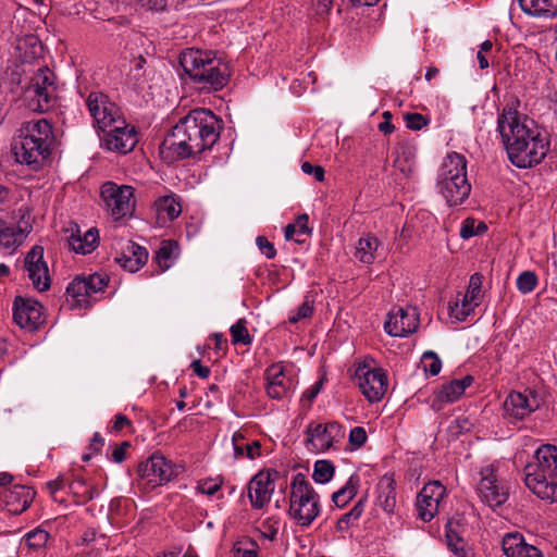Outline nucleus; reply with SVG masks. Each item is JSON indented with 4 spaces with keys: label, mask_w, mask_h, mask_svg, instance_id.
<instances>
[{
    "label": "nucleus",
    "mask_w": 557,
    "mask_h": 557,
    "mask_svg": "<svg viewBox=\"0 0 557 557\" xmlns=\"http://www.w3.org/2000/svg\"><path fill=\"white\" fill-rule=\"evenodd\" d=\"M222 121L210 110L197 108L182 117L164 138L160 154L175 162L209 150L220 137Z\"/></svg>",
    "instance_id": "obj_2"
},
{
    "label": "nucleus",
    "mask_w": 557,
    "mask_h": 557,
    "mask_svg": "<svg viewBox=\"0 0 557 557\" xmlns=\"http://www.w3.org/2000/svg\"><path fill=\"white\" fill-rule=\"evenodd\" d=\"M314 312V300L309 296L305 297L304 302L299 306L296 311H292L288 317V322L296 324L300 320L309 319Z\"/></svg>",
    "instance_id": "obj_44"
},
{
    "label": "nucleus",
    "mask_w": 557,
    "mask_h": 557,
    "mask_svg": "<svg viewBox=\"0 0 557 557\" xmlns=\"http://www.w3.org/2000/svg\"><path fill=\"white\" fill-rule=\"evenodd\" d=\"M438 193L448 206L461 205L470 195L471 184L467 178V160L458 152L445 158L437 176Z\"/></svg>",
    "instance_id": "obj_6"
},
{
    "label": "nucleus",
    "mask_w": 557,
    "mask_h": 557,
    "mask_svg": "<svg viewBox=\"0 0 557 557\" xmlns=\"http://www.w3.org/2000/svg\"><path fill=\"white\" fill-rule=\"evenodd\" d=\"M354 380L370 403L380 401L387 391L388 382L385 371L367 362L356 366Z\"/></svg>",
    "instance_id": "obj_10"
},
{
    "label": "nucleus",
    "mask_w": 557,
    "mask_h": 557,
    "mask_svg": "<svg viewBox=\"0 0 557 557\" xmlns=\"http://www.w3.org/2000/svg\"><path fill=\"white\" fill-rule=\"evenodd\" d=\"M50 539V534L40 528H37L24 536L25 545L34 550L42 549Z\"/></svg>",
    "instance_id": "obj_42"
},
{
    "label": "nucleus",
    "mask_w": 557,
    "mask_h": 557,
    "mask_svg": "<svg viewBox=\"0 0 557 557\" xmlns=\"http://www.w3.org/2000/svg\"><path fill=\"white\" fill-rule=\"evenodd\" d=\"M221 487V482L216 479H207L200 481L197 486V491L206 495H214Z\"/></svg>",
    "instance_id": "obj_54"
},
{
    "label": "nucleus",
    "mask_w": 557,
    "mask_h": 557,
    "mask_svg": "<svg viewBox=\"0 0 557 557\" xmlns=\"http://www.w3.org/2000/svg\"><path fill=\"white\" fill-rule=\"evenodd\" d=\"M366 502V497L360 498L348 512L337 520L336 527L338 531L348 530L359 520L364 510Z\"/></svg>",
    "instance_id": "obj_38"
},
{
    "label": "nucleus",
    "mask_w": 557,
    "mask_h": 557,
    "mask_svg": "<svg viewBox=\"0 0 557 557\" xmlns=\"http://www.w3.org/2000/svg\"><path fill=\"white\" fill-rule=\"evenodd\" d=\"M418 325L419 318L416 309L399 307L396 311L388 313V319L384 323V330L391 336L405 337L413 333Z\"/></svg>",
    "instance_id": "obj_18"
},
{
    "label": "nucleus",
    "mask_w": 557,
    "mask_h": 557,
    "mask_svg": "<svg viewBox=\"0 0 557 557\" xmlns=\"http://www.w3.org/2000/svg\"><path fill=\"white\" fill-rule=\"evenodd\" d=\"M320 512L319 495L302 473L290 482L289 515L301 527H308Z\"/></svg>",
    "instance_id": "obj_7"
},
{
    "label": "nucleus",
    "mask_w": 557,
    "mask_h": 557,
    "mask_svg": "<svg viewBox=\"0 0 557 557\" xmlns=\"http://www.w3.org/2000/svg\"><path fill=\"white\" fill-rule=\"evenodd\" d=\"M267 394L273 399H283L293 393V379L287 376L281 364H272L265 370Z\"/></svg>",
    "instance_id": "obj_23"
},
{
    "label": "nucleus",
    "mask_w": 557,
    "mask_h": 557,
    "mask_svg": "<svg viewBox=\"0 0 557 557\" xmlns=\"http://www.w3.org/2000/svg\"><path fill=\"white\" fill-rule=\"evenodd\" d=\"M131 424H132V422L126 416L119 413L115 416L114 422H113L110 431L114 432V433H119L124 428L129 426Z\"/></svg>",
    "instance_id": "obj_61"
},
{
    "label": "nucleus",
    "mask_w": 557,
    "mask_h": 557,
    "mask_svg": "<svg viewBox=\"0 0 557 557\" xmlns=\"http://www.w3.org/2000/svg\"><path fill=\"white\" fill-rule=\"evenodd\" d=\"M233 344L250 345L252 342L251 336L248 333L246 321L244 319L238 320L230 329Z\"/></svg>",
    "instance_id": "obj_46"
},
{
    "label": "nucleus",
    "mask_w": 557,
    "mask_h": 557,
    "mask_svg": "<svg viewBox=\"0 0 557 557\" xmlns=\"http://www.w3.org/2000/svg\"><path fill=\"white\" fill-rule=\"evenodd\" d=\"M54 143L52 125L46 119L24 122L13 138L11 150L16 162L33 171L40 170Z\"/></svg>",
    "instance_id": "obj_3"
},
{
    "label": "nucleus",
    "mask_w": 557,
    "mask_h": 557,
    "mask_svg": "<svg viewBox=\"0 0 557 557\" xmlns=\"http://www.w3.org/2000/svg\"><path fill=\"white\" fill-rule=\"evenodd\" d=\"M480 305L478 299H472L468 294L458 293L456 300L449 305L450 315L458 321H466Z\"/></svg>",
    "instance_id": "obj_30"
},
{
    "label": "nucleus",
    "mask_w": 557,
    "mask_h": 557,
    "mask_svg": "<svg viewBox=\"0 0 557 557\" xmlns=\"http://www.w3.org/2000/svg\"><path fill=\"white\" fill-rule=\"evenodd\" d=\"M66 232H70L67 245L71 250L81 255L91 253L99 245V230L90 227L82 232L77 224H72Z\"/></svg>",
    "instance_id": "obj_25"
},
{
    "label": "nucleus",
    "mask_w": 557,
    "mask_h": 557,
    "mask_svg": "<svg viewBox=\"0 0 557 557\" xmlns=\"http://www.w3.org/2000/svg\"><path fill=\"white\" fill-rule=\"evenodd\" d=\"M88 284L90 295L101 292L108 284V277L103 274L95 273L85 277Z\"/></svg>",
    "instance_id": "obj_52"
},
{
    "label": "nucleus",
    "mask_w": 557,
    "mask_h": 557,
    "mask_svg": "<svg viewBox=\"0 0 557 557\" xmlns=\"http://www.w3.org/2000/svg\"><path fill=\"white\" fill-rule=\"evenodd\" d=\"M396 482L392 476H383L377 485V505L387 513H393L396 507Z\"/></svg>",
    "instance_id": "obj_29"
},
{
    "label": "nucleus",
    "mask_w": 557,
    "mask_h": 557,
    "mask_svg": "<svg viewBox=\"0 0 557 557\" xmlns=\"http://www.w3.org/2000/svg\"><path fill=\"white\" fill-rule=\"evenodd\" d=\"M360 486V476L357 473H352L344 486L337 492L333 493L332 500L339 507H345L358 493Z\"/></svg>",
    "instance_id": "obj_32"
},
{
    "label": "nucleus",
    "mask_w": 557,
    "mask_h": 557,
    "mask_svg": "<svg viewBox=\"0 0 557 557\" xmlns=\"http://www.w3.org/2000/svg\"><path fill=\"white\" fill-rule=\"evenodd\" d=\"M170 0H139L143 7H146L149 10L162 11L164 10Z\"/></svg>",
    "instance_id": "obj_62"
},
{
    "label": "nucleus",
    "mask_w": 557,
    "mask_h": 557,
    "mask_svg": "<svg viewBox=\"0 0 557 557\" xmlns=\"http://www.w3.org/2000/svg\"><path fill=\"white\" fill-rule=\"evenodd\" d=\"M397 157L394 164L404 174L409 175L413 172L414 166V151L411 147L401 145L396 150Z\"/></svg>",
    "instance_id": "obj_37"
},
{
    "label": "nucleus",
    "mask_w": 557,
    "mask_h": 557,
    "mask_svg": "<svg viewBox=\"0 0 557 557\" xmlns=\"http://www.w3.org/2000/svg\"><path fill=\"white\" fill-rule=\"evenodd\" d=\"M482 283H483V275L480 273H474L470 276L469 285L467 288L466 294L468 296H471L472 299L481 300L482 297Z\"/></svg>",
    "instance_id": "obj_50"
},
{
    "label": "nucleus",
    "mask_w": 557,
    "mask_h": 557,
    "mask_svg": "<svg viewBox=\"0 0 557 557\" xmlns=\"http://www.w3.org/2000/svg\"><path fill=\"white\" fill-rule=\"evenodd\" d=\"M275 484L270 471L258 472L248 484V497L255 509H261L271 499Z\"/></svg>",
    "instance_id": "obj_20"
},
{
    "label": "nucleus",
    "mask_w": 557,
    "mask_h": 557,
    "mask_svg": "<svg viewBox=\"0 0 557 557\" xmlns=\"http://www.w3.org/2000/svg\"><path fill=\"white\" fill-rule=\"evenodd\" d=\"M525 486L542 500L557 503V446H540L524 467Z\"/></svg>",
    "instance_id": "obj_5"
},
{
    "label": "nucleus",
    "mask_w": 557,
    "mask_h": 557,
    "mask_svg": "<svg viewBox=\"0 0 557 557\" xmlns=\"http://www.w3.org/2000/svg\"><path fill=\"white\" fill-rule=\"evenodd\" d=\"M69 488L74 494H81L86 499H92L94 497V488L86 487V481L82 476L75 478L70 484Z\"/></svg>",
    "instance_id": "obj_51"
},
{
    "label": "nucleus",
    "mask_w": 557,
    "mask_h": 557,
    "mask_svg": "<svg viewBox=\"0 0 557 557\" xmlns=\"http://www.w3.org/2000/svg\"><path fill=\"white\" fill-rule=\"evenodd\" d=\"M502 547L506 557H544L542 550L527 543L524 536L519 532L505 534Z\"/></svg>",
    "instance_id": "obj_26"
},
{
    "label": "nucleus",
    "mask_w": 557,
    "mask_h": 557,
    "mask_svg": "<svg viewBox=\"0 0 557 557\" xmlns=\"http://www.w3.org/2000/svg\"><path fill=\"white\" fill-rule=\"evenodd\" d=\"M445 496L446 488L438 481L425 484L417 497L418 517L425 522L431 521Z\"/></svg>",
    "instance_id": "obj_15"
},
{
    "label": "nucleus",
    "mask_w": 557,
    "mask_h": 557,
    "mask_svg": "<svg viewBox=\"0 0 557 557\" xmlns=\"http://www.w3.org/2000/svg\"><path fill=\"white\" fill-rule=\"evenodd\" d=\"M322 383H323V380H319L318 382H315L313 385H311L309 388H307L304 394H302V398L305 400H307L309 404H311L314 398L318 396V394L320 393L321 388H322Z\"/></svg>",
    "instance_id": "obj_60"
},
{
    "label": "nucleus",
    "mask_w": 557,
    "mask_h": 557,
    "mask_svg": "<svg viewBox=\"0 0 557 557\" xmlns=\"http://www.w3.org/2000/svg\"><path fill=\"white\" fill-rule=\"evenodd\" d=\"M473 376L466 375L459 380H453L442 385V387L434 393V398L431 408L434 411L443 409L444 404H451L457 401L465 393L466 388L473 383Z\"/></svg>",
    "instance_id": "obj_24"
},
{
    "label": "nucleus",
    "mask_w": 557,
    "mask_h": 557,
    "mask_svg": "<svg viewBox=\"0 0 557 557\" xmlns=\"http://www.w3.org/2000/svg\"><path fill=\"white\" fill-rule=\"evenodd\" d=\"M459 234L463 239H469L470 237L475 236V220L471 218L466 219L461 224Z\"/></svg>",
    "instance_id": "obj_58"
},
{
    "label": "nucleus",
    "mask_w": 557,
    "mask_h": 557,
    "mask_svg": "<svg viewBox=\"0 0 557 557\" xmlns=\"http://www.w3.org/2000/svg\"><path fill=\"white\" fill-rule=\"evenodd\" d=\"M539 283L537 275L533 271H523L519 274L516 285L520 293L529 294L533 292Z\"/></svg>",
    "instance_id": "obj_47"
},
{
    "label": "nucleus",
    "mask_w": 557,
    "mask_h": 557,
    "mask_svg": "<svg viewBox=\"0 0 557 557\" xmlns=\"http://www.w3.org/2000/svg\"><path fill=\"white\" fill-rule=\"evenodd\" d=\"M66 293L70 297H72L76 304L84 305L87 304V298L90 297V293L88 289V284L86 283L85 277L77 276L74 278L67 286Z\"/></svg>",
    "instance_id": "obj_39"
},
{
    "label": "nucleus",
    "mask_w": 557,
    "mask_h": 557,
    "mask_svg": "<svg viewBox=\"0 0 557 557\" xmlns=\"http://www.w3.org/2000/svg\"><path fill=\"white\" fill-rule=\"evenodd\" d=\"M35 492L25 485H13L0 491L3 508L11 515H21L32 504Z\"/></svg>",
    "instance_id": "obj_21"
},
{
    "label": "nucleus",
    "mask_w": 557,
    "mask_h": 557,
    "mask_svg": "<svg viewBox=\"0 0 557 557\" xmlns=\"http://www.w3.org/2000/svg\"><path fill=\"white\" fill-rule=\"evenodd\" d=\"M17 225L14 226L25 238L32 232L30 210L26 206H22L16 211Z\"/></svg>",
    "instance_id": "obj_48"
},
{
    "label": "nucleus",
    "mask_w": 557,
    "mask_h": 557,
    "mask_svg": "<svg viewBox=\"0 0 557 557\" xmlns=\"http://www.w3.org/2000/svg\"><path fill=\"white\" fill-rule=\"evenodd\" d=\"M301 170L307 175H313L318 182L324 181L325 171L321 165H313L306 161L301 164Z\"/></svg>",
    "instance_id": "obj_56"
},
{
    "label": "nucleus",
    "mask_w": 557,
    "mask_h": 557,
    "mask_svg": "<svg viewBox=\"0 0 557 557\" xmlns=\"http://www.w3.org/2000/svg\"><path fill=\"white\" fill-rule=\"evenodd\" d=\"M193 371L201 379H207L210 375V368L203 366L200 360H194L190 364Z\"/></svg>",
    "instance_id": "obj_64"
},
{
    "label": "nucleus",
    "mask_w": 557,
    "mask_h": 557,
    "mask_svg": "<svg viewBox=\"0 0 557 557\" xmlns=\"http://www.w3.org/2000/svg\"><path fill=\"white\" fill-rule=\"evenodd\" d=\"M180 64L194 84L208 91L222 90L231 77L228 64L211 50L189 48L181 53Z\"/></svg>",
    "instance_id": "obj_4"
},
{
    "label": "nucleus",
    "mask_w": 557,
    "mask_h": 557,
    "mask_svg": "<svg viewBox=\"0 0 557 557\" xmlns=\"http://www.w3.org/2000/svg\"><path fill=\"white\" fill-rule=\"evenodd\" d=\"M481 480L478 485V492L484 503L491 508H496L505 504L509 493L507 487L498 482L495 471L492 467H485L481 470Z\"/></svg>",
    "instance_id": "obj_14"
},
{
    "label": "nucleus",
    "mask_w": 557,
    "mask_h": 557,
    "mask_svg": "<svg viewBox=\"0 0 557 557\" xmlns=\"http://www.w3.org/2000/svg\"><path fill=\"white\" fill-rule=\"evenodd\" d=\"M407 128L411 131H420L429 124V119L421 113H406L404 115Z\"/></svg>",
    "instance_id": "obj_49"
},
{
    "label": "nucleus",
    "mask_w": 557,
    "mask_h": 557,
    "mask_svg": "<svg viewBox=\"0 0 557 557\" xmlns=\"http://www.w3.org/2000/svg\"><path fill=\"white\" fill-rule=\"evenodd\" d=\"M256 244L261 253L264 255L268 259H273L276 256V249L274 248L273 244L268 240L267 237L258 236Z\"/></svg>",
    "instance_id": "obj_55"
},
{
    "label": "nucleus",
    "mask_w": 557,
    "mask_h": 557,
    "mask_svg": "<svg viewBox=\"0 0 557 557\" xmlns=\"http://www.w3.org/2000/svg\"><path fill=\"white\" fill-rule=\"evenodd\" d=\"M100 196L106 208L115 220L132 215L135 207L134 188L107 182L101 186Z\"/></svg>",
    "instance_id": "obj_11"
},
{
    "label": "nucleus",
    "mask_w": 557,
    "mask_h": 557,
    "mask_svg": "<svg viewBox=\"0 0 557 557\" xmlns=\"http://www.w3.org/2000/svg\"><path fill=\"white\" fill-rule=\"evenodd\" d=\"M178 256V245L173 240H163L156 251L153 261L161 272L171 268L173 260Z\"/></svg>",
    "instance_id": "obj_33"
},
{
    "label": "nucleus",
    "mask_w": 557,
    "mask_h": 557,
    "mask_svg": "<svg viewBox=\"0 0 557 557\" xmlns=\"http://www.w3.org/2000/svg\"><path fill=\"white\" fill-rule=\"evenodd\" d=\"M308 221H309L308 214H306V213L300 214L296 219L295 223L286 225L285 238L287 240H289V239H293L295 237V235H297L298 237L295 240L297 243H301L302 239L299 238L300 236L311 234V228L308 226Z\"/></svg>",
    "instance_id": "obj_40"
},
{
    "label": "nucleus",
    "mask_w": 557,
    "mask_h": 557,
    "mask_svg": "<svg viewBox=\"0 0 557 557\" xmlns=\"http://www.w3.org/2000/svg\"><path fill=\"white\" fill-rule=\"evenodd\" d=\"M367 438V432L362 426H355L349 432V443L355 449L363 446Z\"/></svg>",
    "instance_id": "obj_53"
},
{
    "label": "nucleus",
    "mask_w": 557,
    "mask_h": 557,
    "mask_svg": "<svg viewBox=\"0 0 557 557\" xmlns=\"http://www.w3.org/2000/svg\"><path fill=\"white\" fill-rule=\"evenodd\" d=\"M497 132L508 159L519 169L541 163L548 151V141L539 124L511 106L498 113Z\"/></svg>",
    "instance_id": "obj_1"
},
{
    "label": "nucleus",
    "mask_w": 557,
    "mask_h": 557,
    "mask_svg": "<svg viewBox=\"0 0 557 557\" xmlns=\"http://www.w3.org/2000/svg\"><path fill=\"white\" fill-rule=\"evenodd\" d=\"M24 268L34 288L45 292L50 287L49 270L44 260V247L35 245L25 256Z\"/></svg>",
    "instance_id": "obj_17"
},
{
    "label": "nucleus",
    "mask_w": 557,
    "mask_h": 557,
    "mask_svg": "<svg viewBox=\"0 0 557 557\" xmlns=\"http://www.w3.org/2000/svg\"><path fill=\"white\" fill-rule=\"evenodd\" d=\"M379 239L374 236L367 235L358 240L356 247V258L366 264H371L375 260V251L379 248Z\"/></svg>",
    "instance_id": "obj_35"
},
{
    "label": "nucleus",
    "mask_w": 557,
    "mask_h": 557,
    "mask_svg": "<svg viewBox=\"0 0 557 557\" xmlns=\"http://www.w3.org/2000/svg\"><path fill=\"white\" fill-rule=\"evenodd\" d=\"M13 319L20 327L35 331L44 323L42 306L34 299L16 297Z\"/></svg>",
    "instance_id": "obj_19"
},
{
    "label": "nucleus",
    "mask_w": 557,
    "mask_h": 557,
    "mask_svg": "<svg viewBox=\"0 0 557 557\" xmlns=\"http://www.w3.org/2000/svg\"><path fill=\"white\" fill-rule=\"evenodd\" d=\"M145 63H146V60L143 57H138L134 60V66L131 71L129 79H135L136 81L135 85H137L138 82L144 76L143 70H144Z\"/></svg>",
    "instance_id": "obj_59"
},
{
    "label": "nucleus",
    "mask_w": 557,
    "mask_h": 557,
    "mask_svg": "<svg viewBox=\"0 0 557 557\" xmlns=\"http://www.w3.org/2000/svg\"><path fill=\"white\" fill-rule=\"evenodd\" d=\"M148 256V251L145 247L132 240H127L122 247L121 252L115 257V261L125 270L134 273L147 263Z\"/></svg>",
    "instance_id": "obj_27"
},
{
    "label": "nucleus",
    "mask_w": 557,
    "mask_h": 557,
    "mask_svg": "<svg viewBox=\"0 0 557 557\" xmlns=\"http://www.w3.org/2000/svg\"><path fill=\"white\" fill-rule=\"evenodd\" d=\"M154 207L159 215L165 214L169 220H175L182 213L180 198L174 194L159 197L154 201Z\"/></svg>",
    "instance_id": "obj_34"
},
{
    "label": "nucleus",
    "mask_w": 557,
    "mask_h": 557,
    "mask_svg": "<svg viewBox=\"0 0 557 557\" xmlns=\"http://www.w3.org/2000/svg\"><path fill=\"white\" fill-rule=\"evenodd\" d=\"M235 459L246 456L249 459H255L261 455V444L258 441L250 443L245 442V436L236 432L232 437Z\"/></svg>",
    "instance_id": "obj_31"
},
{
    "label": "nucleus",
    "mask_w": 557,
    "mask_h": 557,
    "mask_svg": "<svg viewBox=\"0 0 557 557\" xmlns=\"http://www.w3.org/2000/svg\"><path fill=\"white\" fill-rule=\"evenodd\" d=\"M138 485L145 492H150L165 485L180 473L178 467L161 454H152L137 467Z\"/></svg>",
    "instance_id": "obj_9"
},
{
    "label": "nucleus",
    "mask_w": 557,
    "mask_h": 557,
    "mask_svg": "<svg viewBox=\"0 0 557 557\" xmlns=\"http://www.w3.org/2000/svg\"><path fill=\"white\" fill-rule=\"evenodd\" d=\"M129 447L131 444L126 441L115 445L112 449L111 459L116 463H122L126 459V454Z\"/></svg>",
    "instance_id": "obj_57"
},
{
    "label": "nucleus",
    "mask_w": 557,
    "mask_h": 557,
    "mask_svg": "<svg viewBox=\"0 0 557 557\" xmlns=\"http://www.w3.org/2000/svg\"><path fill=\"white\" fill-rule=\"evenodd\" d=\"M234 557H258L253 548H245L242 543H237L233 548Z\"/></svg>",
    "instance_id": "obj_63"
},
{
    "label": "nucleus",
    "mask_w": 557,
    "mask_h": 557,
    "mask_svg": "<svg viewBox=\"0 0 557 557\" xmlns=\"http://www.w3.org/2000/svg\"><path fill=\"white\" fill-rule=\"evenodd\" d=\"M23 99L34 112H46L53 108L57 99L54 73L47 66L38 69L25 88Z\"/></svg>",
    "instance_id": "obj_8"
},
{
    "label": "nucleus",
    "mask_w": 557,
    "mask_h": 557,
    "mask_svg": "<svg viewBox=\"0 0 557 557\" xmlns=\"http://www.w3.org/2000/svg\"><path fill=\"white\" fill-rule=\"evenodd\" d=\"M308 443L317 450L325 451L334 443H338L345 436L343 426L337 422L310 423L307 428Z\"/></svg>",
    "instance_id": "obj_16"
},
{
    "label": "nucleus",
    "mask_w": 557,
    "mask_h": 557,
    "mask_svg": "<svg viewBox=\"0 0 557 557\" xmlns=\"http://www.w3.org/2000/svg\"><path fill=\"white\" fill-rule=\"evenodd\" d=\"M446 542L449 550H451L456 557L470 556V549L468 548L467 543L456 531L451 529L447 530Z\"/></svg>",
    "instance_id": "obj_41"
},
{
    "label": "nucleus",
    "mask_w": 557,
    "mask_h": 557,
    "mask_svg": "<svg viewBox=\"0 0 557 557\" xmlns=\"http://www.w3.org/2000/svg\"><path fill=\"white\" fill-rule=\"evenodd\" d=\"M521 10L535 17L553 18L557 16V0H517Z\"/></svg>",
    "instance_id": "obj_28"
},
{
    "label": "nucleus",
    "mask_w": 557,
    "mask_h": 557,
    "mask_svg": "<svg viewBox=\"0 0 557 557\" xmlns=\"http://www.w3.org/2000/svg\"><path fill=\"white\" fill-rule=\"evenodd\" d=\"M25 237L18 231L8 224V222L0 220V247L14 251L24 242Z\"/></svg>",
    "instance_id": "obj_36"
},
{
    "label": "nucleus",
    "mask_w": 557,
    "mask_h": 557,
    "mask_svg": "<svg viewBox=\"0 0 557 557\" xmlns=\"http://www.w3.org/2000/svg\"><path fill=\"white\" fill-rule=\"evenodd\" d=\"M86 106L99 131L107 132V128L115 122L119 109L106 95L90 92L86 99Z\"/></svg>",
    "instance_id": "obj_13"
},
{
    "label": "nucleus",
    "mask_w": 557,
    "mask_h": 557,
    "mask_svg": "<svg viewBox=\"0 0 557 557\" xmlns=\"http://www.w3.org/2000/svg\"><path fill=\"white\" fill-rule=\"evenodd\" d=\"M335 468L329 460H318L314 463L312 478L317 483H327L334 475Z\"/></svg>",
    "instance_id": "obj_43"
},
{
    "label": "nucleus",
    "mask_w": 557,
    "mask_h": 557,
    "mask_svg": "<svg viewBox=\"0 0 557 557\" xmlns=\"http://www.w3.org/2000/svg\"><path fill=\"white\" fill-rule=\"evenodd\" d=\"M541 406V399L532 389L511 392L503 404V417L509 423H516L530 416Z\"/></svg>",
    "instance_id": "obj_12"
},
{
    "label": "nucleus",
    "mask_w": 557,
    "mask_h": 557,
    "mask_svg": "<svg viewBox=\"0 0 557 557\" xmlns=\"http://www.w3.org/2000/svg\"><path fill=\"white\" fill-rule=\"evenodd\" d=\"M106 133L103 138L104 147L119 153L125 154L131 152L138 141L135 128L128 125L107 128Z\"/></svg>",
    "instance_id": "obj_22"
},
{
    "label": "nucleus",
    "mask_w": 557,
    "mask_h": 557,
    "mask_svg": "<svg viewBox=\"0 0 557 557\" xmlns=\"http://www.w3.org/2000/svg\"><path fill=\"white\" fill-rule=\"evenodd\" d=\"M421 367L426 374L437 375L442 369L440 357L432 350H428L422 355Z\"/></svg>",
    "instance_id": "obj_45"
}]
</instances>
